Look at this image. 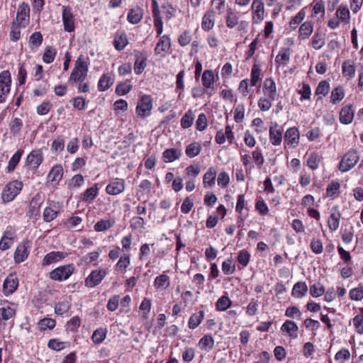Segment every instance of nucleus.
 Wrapping results in <instances>:
<instances>
[{
  "label": "nucleus",
  "mask_w": 363,
  "mask_h": 363,
  "mask_svg": "<svg viewBox=\"0 0 363 363\" xmlns=\"http://www.w3.org/2000/svg\"><path fill=\"white\" fill-rule=\"evenodd\" d=\"M128 44V39L125 34H116L114 37L113 45L116 50H122Z\"/></svg>",
  "instance_id": "nucleus-51"
},
{
  "label": "nucleus",
  "mask_w": 363,
  "mask_h": 363,
  "mask_svg": "<svg viewBox=\"0 0 363 363\" xmlns=\"http://www.w3.org/2000/svg\"><path fill=\"white\" fill-rule=\"evenodd\" d=\"M30 242L28 240H24L21 242L14 252V261L16 263H21L25 261L30 253Z\"/></svg>",
  "instance_id": "nucleus-11"
},
{
  "label": "nucleus",
  "mask_w": 363,
  "mask_h": 363,
  "mask_svg": "<svg viewBox=\"0 0 363 363\" xmlns=\"http://www.w3.org/2000/svg\"><path fill=\"white\" fill-rule=\"evenodd\" d=\"M330 86L328 81H320L315 89V95L318 96L317 100H321L323 96H325L330 91Z\"/></svg>",
  "instance_id": "nucleus-38"
},
{
  "label": "nucleus",
  "mask_w": 363,
  "mask_h": 363,
  "mask_svg": "<svg viewBox=\"0 0 363 363\" xmlns=\"http://www.w3.org/2000/svg\"><path fill=\"white\" fill-rule=\"evenodd\" d=\"M204 318V311H199L192 314L189 320L188 325L190 329L196 328Z\"/></svg>",
  "instance_id": "nucleus-40"
},
{
  "label": "nucleus",
  "mask_w": 363,
  "mask_h": 363,
  "mask_svg": "<svg viewBox=\"0 0 363 363\" xmlns=\"http://www.w3.org/2000/svg\"><path fill=\"white\" fill-rule=\"evenodd\" d=\"M252 19L255 23L261 22L264 19V3L262 0H253L252 6Z\"/></svg>",
  "instance_id": "nucleus-20"
},
{
  "label": "nucleus",
  "mask_w": 363,
  "mask_h": 363,
  "mask_svg": "<svg viewBox=\"0 0 363 363\" xmlns=\"http://www.w3.org/2000/svg\"><path fill=\"white\" fill-rule=\"evenodd\" d=\"M354 118L352 105H347L342 108L340 112V121L343 124H350Z\"/></svg>",
  "instance_id": "nucleus-25"
},
{
  "label": "nucleus",
  "mask_w": 363,
  "mask_h": 363,
  "mask_svg": "<svg viewBox=\"0 0 363 363\" xmlns=\"http://www.w3.org/2000/svg\"><path fill=\"white\" fill-rule=\"evenodd\" d=\"M73 264L60 266L49 273L50 278L54 281H62L67 280L74 272Z\"/></svg>",
  "instance_id": "nucleus-4"
},
{
  "label": "nucleus",
  "mask_w": 363,
  "mask_h": 363,
  "mask_svg": "<svg viewBox=\"0 0 363 363\" xmlns=\"http://www.w3.org/2000/svg\"><path fill=\"white\" fill-rule=\"evenodd\" d=\"M55 320L50 318H45L38 322V327L40 330H52L55 328Z\"/></svg>",
  "instance_id": "nucleus-60"
},
{
  "label": "nucleus",
  "mask_w": 363,
  "mask_h": 363,
  "mask_svg": "<svg viewBox=\"0 0 363 363\" xmlns=\"http://www.w3.org/2000/svg\"><path fill=\"white\" fill-rule=\"evenodd\" d=\"M0 305V314L3 320H8L15 315L16 309L13 307V303L4 301Z\"/></svg>",
  "instance_id": "nucleus-24"
},
{
  "label": "nucleus",
  "mask_w": 363,
  "mask_h": 363,
  "mask_svg": "<svg viewBox=\"0 0 363 363\" xmlns=\"http://www.w3.org/2000/svg\"><path fill=\"white\" fill-rule=\"evenodd\" d=\"M350 298L353 301H361L363 298V286L359 285L350 291Z\"/></svg>",
  "instance_id": "nucleus-64"
},
{
  "label": "nucleus",
  "mask_w": 363,
  "mask_h": 363,
  "mask_svg": "<svg viewBox=\"0 0 363 363\" xmlns=\"http://www.w3.org/2000/svg\"><path fill=\"white\" fill-rule=\"evenodd\" d=\"M23 154V150L22 149H19L11 157V158L9 161L8 166L6 167V172L8 173H11L14 171L16 166L19 163Z\"/></svg>",
  "instance_id": "nucleus-36"
},
{
  "label": "nucleus",
  "mask_w": 363,
  "mask_h": 363,
  "mask_svg": "<svg viewBox=\"0 0 363 363\" xmlns=\"http://www.w3.org/2000/svg\"><path fill=\"white\" fill-rule=\"evenodd\" d=\"M297 93L301 95L300 100L301 101L303 100H309L311 95L310 85L306 82H303L301 89H298Z\"/></svg>",
  "instance_id": "nucleus-58"
},
{
  "label": "nucleus",
  "mask_w": 363,
  "mask_h": 363,
  "mask_svg": "<svg viewBox=\"0 0 363 363\" xmlns=\"http://www.w3.org/2000/svg\"><path fill=\"white\" fill-rule=\"evenodd\" d=\"M43 161V155L41 149L33 150L26 159V165L30 169L36 170Z\"/></svg>",
  "instance_id": "nucleus-8"
},
{
  "label": "nucleus",
  "mask_w": 363,
  "mask_h": 363,
  "mask_svg": "<svg viewBox=\"0 0 363 363\" xmlns=\"http://www.w3.org/2000/svg\"><path fill=\"white\" fill-rule=\"evenodd\" d=\"M300 138L299 130L296 127H291L286 130L284 135V143L291 147L298 145Z\"/></svg>",
  "instance_id": "nucleus-14"
},
{
  "label": "nucleus",
  "mask_w": 363,
  "mask_h": 363,
  "mask_svg": "<svg viewBox=\"0 0 363 363\" xmlns=\"http://www.w3.org/2000/svg\"><path fill=\"white\" fill-rule=\"evenodd\" d=\"M99 188L98 185L95 184L93 186L87 189L82 197V200L84 202L90 203L94 200V199L98 195Z\"/></svg>",
  "instance_id": "nucleus-44"
},
{
  "label": "nucleus",
  "mask_w": 363,
  "mask_h": 363,
  "mask_svg": "<svg viewBox=\"0 0 363 363\" xmlns=\"http://www.w3.org/2000/svg\"><path fill=\"white\" fill-rule=\"evenodd\" d=\"M147 56L140 52L135 54V61L134 63V72L136 74H140L147 66Z\"/></svg>",
  "instance_id": "nucleus-23"
},
{
  "label": "nucleus",
  "mask_w": 363,
  "mask_h": 363,
  "mask_svg": "<svg viewBox=\"0 0 363 363\" xmlns=\"http://www.w3.org/2000/svg\"><path fill=\"white\" fill-rule=\"evenodd\" d=\"M262 91L265 96H268L273 100L278 99L276 83L272 77L267 78L264 81Z\"/></svg>",
  "instance_id": "nucleus-16"
},
{
  "label": "nucleus",
  "mask_w": 363,
  "mask_h": 363,
  "mask_svg": "<svg viewBox=\"0 0 363 363\" xmlns=\"http://www.w3.org/2000/svg\"><path fill=\"white\" fill-rule=\"evenodd\" d=\"M279 125L275 123L269 128V140L273 145H280L283 139L281 128H278Z\"/></svg>",
  "instance_id": "nucleus-21"
},
{
  "label": "nucleus",
  "mask_w": 363,
  "mask_h": 363,
  "mask_svg": "<svg viewBox=\"0 0 363 363\" xmlns=\"http://www.w3.org/2000/svg\"><path fill=\"white\" fill-rule=\"evenodd\" d=\"M215 340L211 335H203L199 341V347L201 350L209 351L214 346Z\"/></svg>",
  "instance_id": "nucleus-33"
},
{
  "label": "nucleus",
  "mask_w": 363,
  "mask_h": 363,
  "mask_svg": "<svg viewBox=\"0 0 363 363\" xmlns=\"http://www.w3.org/2000/svg\"><path fill=\"white\" fill-rule=\"evenodd\" d=\"M290 60V51L287 48H282L275 58L277 67L285 66Z\"/></svg>",
  "instance_id": "nucleus-35"
},
{
  "label": "nucleus",
  "mask_w": 363,
  "mask_h": 363,
  "mask_svg": "<svg viewBox=\"0 0 363 363\" xmlns=\"http://www.w3.org/2000/svg\"><path fill=\"white\" fill-rule=\"evenodd\" d=\"M68 255L67 253L60 251H52L48 253L42 260L43 266H48L51 264L64 259Z\"/></svg>",
  "instance_id": "nucleus-19"
},
{
  "label": "nucleus",
  "mask_w": 363,
  "mask_h": 363,
  "mask_svg": "<svg viewBox=\"0 0 363 363\" xmlns=\"http://www.w3.org/2000/svg\"><path fill=\"white\" fill-rule=\"evenodd\" d=\"M238 16L231 8L227 10V16L225 18L226 26L229 28H233L238 23Z\"/></svg>",
  "instance_id": "nucleus-46"
},
{
  "label": "nucleus",
  "mask_w": 363,
  "mask_h": 363,
  "mask_svg": "<svg viewBox=\"0 0 363 363\" xmlns=\"http://www.w3.org/2000/svg\"><path fill=\"white\" fill-rule=\"evenodd\" d=\"M235 264L233 263L232 257L225 259L222 263V272L224 274H233L235 272Z\"/></svg>",
  "instance_id": "nucleus-53"
},
{
  "label": "nucleus",
  "mask_w": 363,
  "mask_h": 363,
  "mask_svg": "<svg viewBox=\"0 0 363 363\" xmlns=\"http://www.w3.org/2000/svg\"><path fill=\"white\" fill-rule=\"evenodd\" d=\"M125 188V180L123 179L116 178L106 186V191L108 194L115 196L123 193Z\"/></svg>",
  "instance_id": "nucleus-13"
},
{
  "label": "nucleus",
  "mask_w": 363,
  "mask_h": 363,
  "mask_svg": "<svg viewBox=\"0 0 363 363\" xmlns=\"http://www.w3.org/2000/svg\"><path fill=\"white\" fill-rule=\"evenodd\" d=\"M342 71L345 77H348L350 79L354 77L355 74L354 63L350 60L344 62L342 65Z\"/></svg>",
  "instance_id": "nucleus-50"
},
{
  "label": "nucleus",
  "mask_w": 363,
  "mask_h": 363,
  "mask_svg": "<svg viewBox=\"0 0 363 363\" xmlns=\"http://www.w3.org/2000/svg\"><path fill=\"white\" fill-rule=\"evenodd\" d=\"M202 85L204 87V91L209 96L212 95L211 90L213 89V84L215 82V76L213 70H205L201 77Z\"/></svg>",
  "instance_id": "nucleus-12"
},
{
  "label": "nucleus",
  "mask_w": 363,
  "mask_h": 363,
  "mask_svg": "<svg viewBox=\"0 0 363 363\" xmlns=\"http://www.w3.org/2000/svg\"><path fill=\"white\" fill-rule=\"evenodd\" d=\"M143 17L142 11L138 9H131L128 13L127 19L128 21L133 23L136 24L140 21Z\"/></svg>",
  "instance_id": "nucleus-48"
},
{
  "label": "nucleus",
  "mask_w": 363,
  "mask_h": 363,
  "mask_svg": "<svg viewBox=\"0 0 363 363\" xmlns=\"http://www.w3.org/2000/svg\"><path fill=\"white\" fill-rule=\"evenodd\" d=\"M238 262L243 267L247 266L250 259V254L247 250H242L238 253Z\"/></svg>",
  "instance_id": "nucleus-63"
},
{
  "label": "nucleus",
  "mask_w": 363,
  "mask_h": 363,
  "mask_svg": "<svg viewBox=\"0 0 363 363\" xmlns=\"http://www.w3.org/2000/svg\"><path fill=\"white\" fill-rule=\"evenodd\" d=\"M261 68L258 64H255L252 68L250 73V86H255L257 85L258 82L261 79Z\"/></svg>",
  "instance_id": "nucleus-47"
},
{
  "label": "nucleus",
  "mask_w": 363,
  "mask_h": 363,
  "mask_svg": "<svg viewBox=\"0 0 363 363\" xmlns=\"http://www.w3.org/2000/svg\"><path fill=\"white\" fill-rule=\"evenodd\" d=\"M88 70L86 62L84 57L80 55L75 62L74 67L70 74L69 81L73 82H83L87 76Z\"/></svg>",
  "instance_id": "nucleus-2"
},
{
  "label": "nucleus",
  "mask_w": 363,
  "mask_h": 363,
  "mask_svg": "<svg viewBox=\"0 0 363 363\" xmlns=\"http://www.w3.org/2000/svg\"><path fill=\"white\" fill-rule=\"evenodd\" d=\"M21 181L13 180L5 185L1 192V199L4 203H9L15 199L23 189Z\"/></svg>",
  "instance_id": "nucleus-1"
},
{
  "label": "nucleus",
  "mask_w": 363,
  "mask_h": 363,
  "mask_svg": "<svg viewBox=\"0 0 363 363\" xmlns=\"http://www.w3.org/2000/svg\"><path fill=\"white\" fill-rule=\"evenodd\" d=\"M281 330L286 334L292 339L298 337V327L296 323L291 320H286L281 327Z\"/></svg>",
  "instance_id": "nucleus-22"
},
{
  "label": "nucleus",
  "mask_w": 363,
  "mask_h": 363,
  "mask_svg": "<svg viewBox=\"0 0 363 363\" xmlns=\"http://www.w3.org/2000/svg\"><path fill=\"white\" fill-rule=\"evenodd\" d=\"M152 109V99L150 95L140 97L136 106V114L138 117L145 118L151 114Z\"/></svg>",
  "instance_id": "nucleus-5"
},
{
  "label": "nucleus",
  "mask_w": 363,
  "mask_h": 363,
  "mask_svg": "<svg viewBox=\"0 0 363 363\" xmlns=\"http://www.w3.org/2000/svg\"><path fill=\"white\" fill-rule=\"evenodd\" d=\"M115 221L112 219H101L98 221L94 226V229L96 232H103L110 229L114 225Z\"/></svg>",
  "instance_id": "nucleus-42"
},
{
  "label": "nucleus",
  "mask_w": 363,
  "mask_h": 363,
  "mask_svg": "<svg viewBox=\"0 0 363 363\" xmlns=\"http://www.w3.org/2000/svg\"><path fill=\"white\" fill-rule=\"evenodd\" d=\"M215 11L213 10H210L206 12L204 14L202 23L201 28L206 31L210 30L213 28L215 23Z\"/></svg>",
  "instance_id": "nucleus-28"
},
{
  "label": "nucleus",
  "mask_w": 363,
  "mask_h": 363,
  "mask_svg": "<svg viewBox=\"0 0 363 363\" xmlns=\"http://www.w3.org/2000/svg\"><path fill=\"white\" fill-rule=\"evenodd\" d=\"M201 151V145L198 143H192L186 146L185 153L189 157L193 158L197 156Z\"/></svg>",
  "instance_id": "nucleus-54"
},
{
  "label": "nucleus",
  "mask_w": 363,
  "mask_h": 363,
  "mask_svg": "<svg viewBox=\"0 0 363 363\" xmlns=\"http://www.w3.org/2000/svg\"><path fill=\"white\" fill-rule=\"evenodd\" d=\"M171 39L169 35H164L161 36L155 48V54L164 57L165 54L171 48Z\"/></svg>",
  "instance_id": "nucleus-15"
},
{
  "label": "nucleus",
  "mask_w": 363,
  "mask_h": 363,
  "mask_svg": "<svg viewBox=\"0 0 363 363\" xmlns=\"http://www.w3.org/2000/svg\"><path fill=\"white\" fill-rule=\"evenodd\" d=\"M313 31V24L311 21H305L303 23L298 30L299 38L301 39L308 38Z\"/></svg>",
  "instance_id": "nucleus-37"
},
{
  "label": "nucleus",
  "mask_w": 363,
  "mask_h": 363,
  "mask_svg": "<svg viewBox=\"0 0 363 363\" xmlns=\"http://www.w3.org/2000/svg\"><path fill=\"white\" fill-rule=\"evenodd\" d=\"M321 160L322 157L318 152H313L308 157L307 165L312 170L317 169Z\"/></svg>",
  "instance_id": "nucleus-43"
},
{
  "label": "nucleus",
  "mask_w": 363,
  "mask_h": 363,
  "mask_svg": "<svg viewBox=\"0 0 363 363\" xmlns=\"http://www.w3.org/2000/svg\"><path fill=\"white\" fill-rule=\"evenodd\" d=\"M308 291V286L305 281L296 282L292 289L291 295L298 298H301L306 296Z\"/></svg>",
  "instance_id": "nucleus-31"
},
{
  "label": "nucleus",
  "mask_w": 363,
  "mask_h": 363,
  "mask_svg": "<svg viewBox=\"0 0 363 363\" xmlns=\"http://www.w3.org/2000/svg\"><path fill=\"white\" fill-rule=\"evenodd\" d=\"M107 274L106 269H95L85 279V286L93 288L99 285Z\"/></svg>",
  "instance_id": "nucleus-9"
},
{
  "label": "nucleus",
  "mask_w": 363,
  "mask_h": 363,
  "mask_svg": "<svg viewBox=\"0 0 363 363\" xmlns=\"http://www.w3.org/2000/svg\"><path fill=\"white\" fill-rule=\"evenodd\" d=\"M325 15V4L322 0L317 1L313 5L312 10V16L317 17L319 16L318 18L321 19L323 18Z\"/></svg>",
  "instance_id": "nucleus-55"
},
{
  "label": "nucleus",
  "mask_w": 363,
  "mask_h": 363,
  "mask_svg": "<svg viewBox=\"0 0 363 363\" xmlns=\"http://www.w3.org/2000/svg\"><path fill=\"white\" fill-rule=\"evenodd\" d=\"M232 305V301L227 296H222L216 303V308L218 311H224Z\"/></svg>",
  "instance_id": "nucleus-52"
},
{
  "label": "nucleus",
  "mask_w": 363,
  "mask_h": 363,
  "mask_svg": "<svg viewBox=\"0 0 363 363\" xmlns=\"http://www.w3.org/2000/svg\"><path fill=\"white\" fill-rule=\"evenodd\" d=\"M345 93L342 86H338L334 88L331 91L330 102L336 104L341 101L345 97Z\"/></svg>",
  "instance_id": "nucleus-41"
},
{
  "label": "nucleus",
  "mask_w": 363,
  "mask_h": 363,
  "mask_svg": "<svg viewBox=\"0 0 363 363\" xmlns=\"http://www.w3.org/2000/svg\"><path fill=\"white\" fill-rule=\"evenodd\" d=\"M359 160V155L357 150L350 149L342 157L339 164V170L346 172L353 168Z\"/></svg>",
  "instance_id": "nucleus-3"
},
{
  "label": "nucleus",
  "mask_w": 363,
  "mask_h": 363,
  "mask_svg": "<svg viewBox=\"0 0 363 363\" xmlns=\"http://www.w3.org/2000/svg\"><path fill=\"white\" fill-rule=\"evenodd\" d=\"M23 125V121L21 119H20L18 118H13L9 124L11 133L13 135H17L18 133H20Z\"/></svg>",
  "instance_id": "nucleus-61"
},
{
  "label": "nucleus",
  "mask_w": 363,
  "mask_h": 363,
  "mask_svg": "<svg viewBox=\"0 0 363 363\" xmlns=\"http://www.w3.org/2000/svg\"><path fill=\"white\" fill-rule=\"evenodd\" d=\"M151 301L149 298H145L140 305V311L142 313V317L145 319L148 318V313L151 310Z\"/></svg>",
  "instance_id": "nucleus-62"
},
{
  "label": "nucleus",
  "mask_w": 363,
  "mask_h": 363,
  "mask_svg": "<svg viewBox=\"0 0 363 363\" xmlns=\"http://www.w3.org/2000/svg\"><path fill=\"white\" fill-rule=\"evenodd\" d=\"M70 308V303L67 300L59 301L55 306V311L58 315H63Z\"/></svg>",
  "instance_id": "nucleus-59"
},
{
  "label": "nucleus",
  "mask_w": 363,
  "mask_h": 363,
  "mask_svg": "<svg viewBox=\"0 0 363 363\" xmlns=\"http://www.w3.org/2000/svg\"><path fill=\"white\" fill-rule=\"evenodd\" d=\"M114 83V79L109 73L103 74L98 83V89L100 91L108 89Z\"/></svg>",
  "instance_id": "nucleus-29"
},
{
  "label": "nucleus",
  "mask_w": 363,
  "mask_h": 363,
  "mask_svg": "<svg viewBox=\"0 0 363 363\" xmlns=\"http://www.w3.org/2000/svg\"><path fill=\"white\" fill-rule=\"evenodd\" d=\"M16 23L23 28L26 27L30 22V7L28 4L22 2L19 4L17 10Z\"/></svg>",
  "instance_id": "nucleus-7"
},
{
  "label": "nucleus",
  "mask_w": 363,
  "mask_h": 363,
  "mask_svg": "<svg viewBox=\"0 0 363 363\" xmlns=\"http://www.w3.org/2000/svg\"><path fill=\"white\" fill-rule=\"evenodd\" d=\"M62 176L63 168L61 164H55L53 166L48 174V178L50 179L51 182L57 183L62 179Z\"/></svg>",
  "instance_id": "nucleus-39"
},
{
  "label": "nucleus",
  "mask_w": 363,
  "mask_h": 363,
  "mask_svg": "<svg viewBox=\"0 0 363 363\" xmlns=\"http://www.w3.org/2000/svg\"><path fill=\"white\" fill-rule=\"evenodd\" d=\"M18 286V279L15 274H9L3 284V292L6 296L12 294Z\"/></svg>",
  "instance_id": "nucleus-18"
},
{
  "label": "nucleus",
  "mask_w": 363,
  "mask_h": 363,
  "mask_svg": "<svg viewBox=\"0 0 363 363\" xmlns=\"http://www.w3.org/2000/svg\"><path fill=\"white\" fill-rule=\"evenodd\" d=\"M216 169L214 167H210L208 171L204 174L203 183L204 187H212L215 184L216 178Z\"/></svg>",
  "instance_id": "nucleus-30"
},
{
  "label": "nucleus",
  "mask_w": 363,
  "mask_h": 363,
  "mask_svg": "<svg viewBox=\"0 0 363 363\" xmlns=\"http://www.w3.org/2000/svg\"><path fill=\"white\" fill-rule=\"evenodd\" d=\"M62 23L65 31L71 33L74 30V16L69 6L62 7Z\"/></svg>",
  "instance_id": "nucleus-10"
},
{
  "label": "nucleus",
  "mask_w": 363,
  "mask_h": 363,
  "mask_svg": "<svg viewBox=\"0 0 363 363\" xmlns=\"http://www.w3.org/2000/svg\"><path fill=\"white\" fill-rule=\"evenodd\" d=\"M181 156V150L177 148H169L164 150L162 158L165 162H172L178 160Z\"/></svg>",
  "instance_id": "nucleus-32"
},
{
  "label": "nucleus",
  "mask_w": 363,
  "mask_h": 363,
  "mask_svg": "<svg viewBox=\"0 0 363 363\" xmlns=\"http://www.w3.org/2000/svg\"><path fill=\"white\" fill-rule=\"evenodd\" d=\"M107 333V328H99L94 331L91 340L95 344H101L105 340Z\"/></svg>",
  "instance_id": "nucleus-45"
},
{
  "label": "nucleus",
  "mask_w": 363,
  "mask_h": 363,
  "mask_svg": "<svg viewBox=\"0 0 363 363\" xmlns=\"http://www.w3.org/2000/svg\"><path fill=\"white\" fill-rule=\"evenodd\" d=\"M130 265V254L124 253L120 257L116 264L115 265V270L119 273H125L128 267Z\"/></svg>",
  "instance_id": "nucleus-26"
},
{
  "label": "nucleus",
  "mask_w": 363,
  "mask_h": 363,
  "mask_svg": "<svg viewBox=\"0 0 363 363\" xmlns=\"http://www.w3.org/2000/svg\"><path fill=\"white\" fill-rule=\"evenodd\" d=\"M306 17V11L302 9L289 22V26L291 29L295 30L298 26L303 21Z\"/></svg>",
  "instance_id": "nucleus-57"
},
{
  "label": "nucleus",
  "mask_w": 363,
  "mask_h": 363,
  "mask_svg": "<svg viewBox=\"0 0 363 363\" xmlns=\"http://www.w3.org/2000/svg\"><path fill=\"white\" fill-rule=\"evenodd\" d=\"M341 213L338 206H333L330 210V216L328 220V228L331 231L337 230L340 225Z\"/></svg>",
  "instance_id": "nucleus-17"
},
{
  "label": "nucleus",
  "mask_w": 363,
  "mask_h": 363,
  "mask_svg": "<svg viewBox=\"0 0 363 363\" xmlns=\"http://www.w3.org/2000/svg\"><path fill=\"white\" fill-rule=\"evenodd\" d=\"M325 44L324 34L315 32L311 40L312 47L315 50L321 49Z\"/></svg>",
  "instance_id": "nucleus-49"
},
{
  "label": "nucleus",
  "mask_w": 363,
  "mask_h": 363,
  "mask_svg": "<svg viewBox=\"0 0 363 363\" xmlns=\"http://www.w3.org/2000/svg\"><path fill=\"white\" fill-rule=\"evenodd\" d=\"M154 286L156 289L167 288L169 286V277L165 274L157 277L154 281Z\"/></svg>",
  "instance_id": "nucleus-56"
},
{
  "label": "nucleus",
  "mask_w": 363,
  "mask_h": 363,
  "mask_svg": "<svg viewBox=\"0 0 363 363\" xmlns=\"http://www.w3.org/2000/svg\"><path fill=\"white\" fill-rule=\"evenodd\" d=\"M335 15L338 20L345 24H348L350 20L349 9L347 6L340 5L336 10Z\"/></svg>",
  "instance_id": "nucleus-34"
},
{
  "label": "nucleus",
  "mask_w": 363,
  "mask_h": 363,
  "mask_svg": "<svg viewBox=\"0 0 363 363\" xmlns=\"http://www.w3.org/2000/svg\"><path fill=\"white\" fill-rule=\"evenodd\" d=\"M101 253V249H97V250L88 253L80 259L81 264H85L86 266L94 265L96 266L97 264V260Z\"/></svg>",
  "instance_id": "nucleus-27"
},
{
  "label": "nucleus",
  "mask_w": 363,
  "mask_h": 363,
  "mask_svg": "<svg viewBox=\"0 0 363 363\" xmlns=\"http://www.w3.org/2000/svg\"><path fill=\"white\" fill-rule=\"evenodd\" d=\"M11 86V76L8 70L0 73V103H4L10 93Z\"/></svg>",
  "instance_id": "nucleus-6"
}]
</instances>
